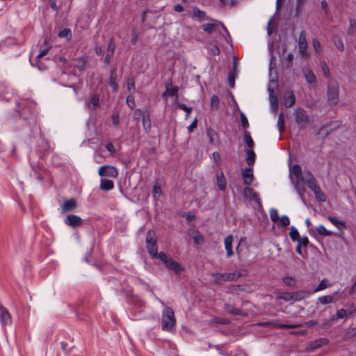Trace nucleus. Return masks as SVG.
<instances>
[{
    "label": "nucleus",
    "instance_id": "obj_1",
    "mask_svg": "<svg viewBox=\"0 0 356 356\" xmlns=\"http://www.w3.org/2000/svg\"><path fill=\"white\" fill-rule=\"evenodd\" d=\"M289 172L291 182L293 184V186L296 190L302 202L305 204V200L304 198L305 188L304 186L300 184V179H303L304 172H302L300 166L298 164H296L290 168Z\"/></svg>",
    "mask_w": 356,
    "mask_h": 356
},
{
    "label": "nucleus",
    "instance_id": "obj_2",
    "mask_svg": "<svg viewBox=\"0 0 356 356\" xmlns=\"http://www.w3.org/2000/svg\"><path fill=\"white\" fill-rule=\"evenodd\" d=\"M327 101L329 104L335 105L339 100V84L334 79H330L327 82Z\"/></svg>",
    "mask_w": 356,
    "mask_h": 356
},
{
    "label": "nucleus",
    "instance_id": "obj_3",
    "mask_svg": "<svg viewBox=\"0 0 356 356\" xmlns=\"http://www.w3.org/2000/svg\"><path fill=\"white\" fill-rule=\"evenodd\" d=\"M176 323V318L172 308L165 307L162 313V328L171 331Z\"/></svg>",
    "mask_w": 356,
    "mask_h": 356
},
{
    "label": "nucleus",
    "instance_id": "obj_4",
    "mask_svg": "<svg viewBox=\"0 0 356 356\" xmlns=\"http://www.w3.org/2000/svg\"><path fill=\"white\" fill-rule=\"evenodd\" d=\"M159 259L168 268L175 271L176 274H180L184 270V268L179 263L169 259L167 255L162 252H159Z\"/></svg>",
    "mask_w": 356,
    "mask_h": 356
},
{
    "label": "nucleus",
    "instance_id": "obj_5",
    "mask_svg": "<svg viewBox=\"0 0 356 356\" xmlns=\"http://www.w3.org/2000/svg\"><path fill=\"white\" fill-rule=\"evenodd\" d=\"M98 174L102 177H108L110 178H117L118 170L113 165H102L99 168Z\"/></svg>",
    "mask_w": 356,
    "mask_h": 356
},
{
    "label": "nucleus",
    "instance_id": "obj_6",
    "mask_svg": "<svg viewBox=\"0 0 356 356\" xmlns=\"http://www.w3.org/2000/svg\"><path fill=\"white\" fill-rule=\"evenodd\" d=\"M298 49L300 54L303 58L309 56L307 52V42L306 40V35L305 31H301L298 38Z\"/></svg>",
    "mask_w": 356,
    "mask_h": 356
},
{
    "label": "nucleus",
    "instance_id": "obj_7",
    "mask_svg": "<svg viewBox=\"0 0 356 356\" xmlns=\"http://www.w3.org/2000/svg\"><path fill=\"white\" fill-rule=\"evenodd\" d=\"M211 277L213 279V282L220 284L226 281L234 280L235 278V273H212Z\"/></svg>",
    "mask_w": 356,
    "mask_h": 356
},
{
    "label": "nucleus",
    "instance_id": "obj_8",
    "mask_svg": "<svg viewBox=\"0 0 356 356\" xmlns=\"http://www.w3.org/2000/svg\"><path fill=\"white\" fill-rule=\"evenodd\" d=\"M302 74L305 77L306 81L310 85H315L317 82L316 77L312 70V69L309 67L305 66L302 68Z\"/></svg>",
    "mask_w": 356,
    "mask_h": 356
},
{
    "label": "nucleus",
    "instance_id": "obj_9",
    "mask_svg": "<svg viewBox=\"0 0 356 356\" xmlns=\"http://www.w3.org/2000/svg\"><path fill=\"white\" fill-rule=\"evenodd\" d=\"M99 99L100 97L97 93H92L88 99H86L85 102V106L86 108L91 109V105L92 106V108L94 110H97L99 106Z\"/></svg>",
    "mask_w": 356,
    "mask_h": 356
},
{
    "label": "nucleus",
    "instance_id": "obj_10",
    "mask_svg": "<svg viewBox=\"0 0 356 356\" xmlns=\"http://www.w3.org/2000/svg\"><path fill=\"white\" fill-rule=\"evenodd\" d=\"M244 197L249 200H254L259 207L261 206V199L258 194L255 193L252 188L245 187L243 190Z\"/></svg>",
    "mask_w": 356,
    "mask_h": 356
},
{
    "label": "nucleus",
    "instance_id": "obj_11",
    "mask_svg": "<svg viewBox=\"0 0 356 356\" xmlns=\"http://www.w3.org/2000/svg\"><path fill=\"white\" fill-rule=\"evenodd\" d=\"M0 321L2 326L6 327L11 324V316L8 311L0 303Z\"/></svg>",
    "mask_w": 356,
    "mask_h": 356
},
{
    "label": "nucleus",
    "instance_id": "obj_12",
    "mask_svg": "<svg viewBox=\"0 0 356 356\" xmlns=\"http://www.w3.org/2000/svg\"><path fill=\"white\" fill-rule=\"evenodd\" d=\"M271 84H275V83L273 82V81H270V85L268 87L269 100H270V106H271V108H272L273 112H276V111L278 108L277 98L275 95L274 89L272 88Z\"/></svg>",
    "mask_w": 356,
    "mask_h": 356
},
{
    "label": "nucleus",
    "instance_id": "obj_13",
    "mask_svg": "<svg viewBox=\"0 0 356 356\" xmlns=\"http://www.w3.org/2000/svg\"><path fill=\"white\" fill-rule=\"evenodd\" d=\"M305 183L310 189L316 186V180L313 175L309 172H304L303 179H300V184Z\"/></svg>",
    "mask_w": 356,
    "mask_h": 356
},
{
    "label": "nucleus",
    "instance_id": "obj_14",
    "mask_svg": "<svg viewBox=\"0 0 356 356\" xmlns=\"http://www.w3.org/2000/svg\"><path fill=\"white\" fill-rule=\"evenodd\" d=\"M242 177L243 184L245 185H250L253 179L254 175L252 168H246L242 170Z\"/></svg>",
    "mask_w": 356,
    "mask_h": 356
},
{
    "label": "nucleus",
    "instance_id": "obj_15",
    "mask_svg": "<svg viewBox=\"0 0 356 356\" xmlns=\"http://www.w3.org/2000/svg\"><path fill=\"white\" fill-rule=\"evenodd\" d=\"M81 222H82L81 218L80 217H79L78 216H75V215L67 216V217L66 218L65 221L66 225L73 227L80 226L81 225Z\"/></svg>",
    "mask_w": 356,
    "mask_h": 356
},
{
    "label": "nucleus",
    "instance_id": "obj_16",
    "mask_svg": "<svg viewBox=\"0 0 356 356\" xmlns=\"http://www.w3.org/2000/svg\"><path fill=\"white\" fill-rule=\"evenodd\" d=\"M234 241V237L232 235H229L225 238V248L227 252V257H231L233 254V250H232V243Z\"/></svg>",
    "mask_w": 356,
    "mask_h": 356
},
{
    "label": "nucleus",
    "instance_id": "obj_17",
    "mask_svg": "<svg viewBox=\"0 0 356 356\" xmlns=\"http://www.w3.org/2000/svg\"><path fill=\"white\" fill-rule=\"evenodd\" d=\"M312 293L309 291L302 290L292 293L293 302L300 301L309 296Z\"/></svg>",
    "mask_w": 356,
    "mask_h": 356
},
{
    "label": "nucleus",
    "instance_id": "obj_18",
    "mask_svg": "<svg viewBox=\"0 0 356 356\" xmlns=\"http://www.w3.org/2000/svg\"><path fill=\"white\" fill-rule=\"evenodd\" d=\"M142 124L145 132H149L151 130L152 124L150 120V115L148 111H144L142 118Z\"/></svg>",
    "mask_w": 356,
    "mask_h": 356
},
{
    "label": "nucleus",
    "instance_id": "obj_19",
    "mask_svg": "<svg viewBox=\"0 0 356 356\" xmlns=\"http://www.w3.org/2000/svg\"><path fill=\"white\" fill-rule=\"evenodd\" d=\"M295 102V96L291 90L285 92L284 95V104L286 107L289 108L293 105Z\"/></svg>",
    "mask_w": 356,
    "mask_h": 356
},
{
    "label": "nucleus",
    "instance_id": "obj_20",
    "mask_svg": "<svg viewBox=\"0 0 356 356\" xmlns=\"http://www.w3.org/2000/svg\"><path fill=\"white\" fill-rule=\"evenodd\" d=\"M296 121L300 124H304L307 121V115L303 109H298L296 111Z\"/></svg>",
    "mask_w": 356,
    "mask_h": 356
},
{
    "label": "nucleus",
    "instance_id": "obj_21",
    "mask_svg": "<svg viewBox=\"0 0 356 356\" xmlns=\"http://www.w3.org/2000/svg\"><path fill=\"white\" fill-rule=\"evenodd\" d=\"M76 207V202L75 200L74 199H70L67 200H65L63 202V204L62 206V209L63 212H68L70 211H72L74 209H75Z\"/></svg>",
    "mask_w": 356,
    "mask_h": 356
},
{
    "label": "nucleus",
    "instance_id": "obj_22",
    "mask_svg": "<svg viewBox=\"0 0 356 356\" xmlns=\"http://www.w3.org/2000/svg\"><path fill=\"white\" fill-rule=\"evenodd\" d=\"M332 283L326 278L323 279L312 293H317L332 286Z\"/></svg>",
    "mask_w": 356,
    "mask_h": 356
},
{
    "label": "nucleus",
    "instance_id": "obj_23",
    "mask_svg": "<svg viewBox=\"0 0 356 356\" xmlns=\"http://www.w3.org/2000/svg\"><path fill=\"white\" fill-rule=\"evenodd\" d=\"M327 219L329 221L334 225L339 230H344L346 229V223L336 217L328 216Z\"/></svg>",
    "mask_w": 356,
    "mask_h": 356
},
{
    "label": "nucleus",
    "instance_id": "obj_24",
    "mask_svg": "<svg viewBox=\"0 0 356 356\" xmlns=\"http://www.w3.org/2000/svg\"><path fill=\"white\" fill-rule=\"evenodd\" d=\"M114 186L113 182L108 179L102 178L100 181L99 188L102 191H108L113 189Z\"/></svg>",
    "mask_w": 356,
    "mask_h": 356
},
{
    "label": "nucleus",
    "instance_id": "obj_25",
    "mask_svg": "<svg viewBox=\"0 0 356 356\" xmlns=\"http://www.w3.org/2000/svg\"><path fill=\"white\" fill-rule=\"evenodd\" d=\"M311 190L314 192L315 197L318 200L321 202H325L326 200L325 195L322 192L317 184L316 186H313V188H312Z\"/></svg>",
    "mask_w": 356,
    "mask_h": 356
},
{
    "label": "nucleus",
    "instance_id": "obj_26",
    "mask_svg": "<svg viewBox=\"0 0 356 356\" xmlns=\"http://www.w3.org/2000/svg\"><path fill=\"white\" fill-rule=\"evenodd\" d=\"M334 298L333 295L322 296L318 298L317 302L323 305H328L334 302Z\"/></svg>",
    "mask_w": 356,
    "mask_h": 356
},
{
    "label": "nucleus",
    "instance_id": "obj_27",
    "mask_svg": "<svg viewBox=\"0 0 356 356\" xmlns=\"http://www.w3.org/2000/svg\"><path fill=\"white\" fill-rule=\"evenodd\" d=\"M116 71L113 70L110 75V80H109V84L111 87L112 88V90L113 92H116L118 89V86L116 83Z\"/></svg>",
    "mask_w": 356,
    "mask_h": 356
},
{
    "label": "nucleus",
    "instance_id": "obj_28",
    "mask_svg": "<svg viewBox=\"0 0 356 356\" xmlns=\"http://www.w3.org/2000/svg\"><path fill=\"white\" fill-rule=\"evenodd\" d=\"M178 92V88L173 87L171 84L166 86V90L163 94V97H165L167 95L171 97L177 96Z\"/></svg>",
    "mask_w": 356,
    "mask_h": 356
},
{
    "label": "nucleus",
    "instance_id": "obj_29",
    "mask_svg": "<svg viewBox=\"0 0 356 356\" xmlns=\"http://www.w3.org/2000/svg\"><path fill=\"white\" fill-rule=\"evenodd\" d=\"M72 31L70 29L65 28L60 31L58 36L60 38H64L66 41H69L72 38Z\"/></svg>",
    "mask_w": 356,
    "mask_h": 356
},
{
    "label": "nucleus",
    "instance_id": "obj_30",
    "mask_svg": "<svg viewBox=\"0 0 356 356\" xmlns=\"http://www.w3.org/2000/svg\"><path fill=\"white\" fill-rule=\"evenodd\" d=\"M190 236L193 238L196 244H202L204 242V236L197 231H192Z\"/></svg>",
    "mask_w": 356,
    "mask_h": 356
},
{
    "label": "nucleus",
    "instance_id": "obj_31",
    "mask_svg": "<svg viewBox=\"0 0 356 356\" xmlns=\"http://www.w3.org/2000/svg\"><path fill=\"white\" fill-rule=\"evenodd\" d=\"M147 248L149 254L153 258L159 259V253L157 252V248L156 247V243L147 244Z\"/></svg>",
    "mask_w": 356,
    "mask_h": 356
},
{
    "label": "nucleus",
    "instance_id": "obj_32",
    "mask_svg": "<svg viewBox=\"0 0 356 356\" xmlns=\"http://www.w3.org/2000/svg\"><path fill=\"white\" fill-rule=\"evenodd\" d=\"M316 232L321 236H332L333 232L327 230L323 225H319L316 228Z\"/></svg>",
    "mask_w": 356,
    "mask_h": 356
},
{
    "label": "nucleus",
    "instance_id": "obj_33",
    "mask_svg": "<svg viewBox=\"0 0 356 356\" xmlns=\"http://www.w3.org/2000/svg\"><path fill=\"white\" fill-rule=\"evenodd\" d=\"M245 159H246L247 163L249 165L254 164V161H255V153L252 149L247 150Z\"/></svg>",
    "mask_w": 356,
    "mask_h": 356
},
{
    "label": "nucleus",
    "instance_id": "obj_34",
    "mask_svg": "<svg viewBox=\"0 0 356 356\" xmlns=\"http://www.w3.org/2000/svg\"><path fill=\"white\" fill-rule=\"evenodd\" d=\"M328 343V341L325 338H321L314 341L312 343L313 348H319Z\"/></svg>",
    "mask_w": 356,
    "mask_h": 356
},
{
    "label": "nucleus",
    "instance_id": "obj_35",
    "mask_svg": "<svg viewBox=\"0 0 356 356\" xmlns=\"http://www.w3.org/2000/svg\"><path fill=\"white\" fill-rule=\"evenodd\" d=\"M225 310L232 314L238 315V314H243L242 312L236 307H234L233 305L230 304H226L225 305Z\"/></svg>",
    "mask_w": 356,
    "mask_h": 356
},
{
    "label": "nucleus",
    "instance_id": "obj_36",
    "mask_svg": "<svg viewBox=\"0 0 356 356\" xmlns=\"http://www.w3.org/2000/svg\"><path fill=\"white\" fill-rule=\"evenodd\" d=\"M193 14L194 17L198 19H203L206 17V13L200 10L197 7H194L193 8Z\"/></svg>",
    "mask_w": 356,
    "mask_h": 356
},
{
    "label": "nucleus",
    "instance_id": "obj_37",
    "mask_svg": "<svg viewBox=\"0 0 356 356\" xmlns=\"http://www.w3.org/2000/svg\"><path fill=\"white\" fill-rule=\"evenodd\" d=\"M277 126L279 131H282L284 128V117L282 113H280L278 115Z\"/></svg>",
    "mask_w": 356,
    "mask_h": 356
},
{
    "label": "nucleus",
    "instance_id": "obj_38",
    "mask_svg": "<svg viewBox=\"0 0 356 356\" xmlns=\"http://www.w3.org/2000/svg\"><path fill=\"white\" fill-rule=\"evenodd\" d=\"M289 236L293 241H296V240H298V238H299L298 231L293 226L291 227V230L289 232Z\"/></svg>",
    "mask_w": 356,
    "mask_h": 356
},
{
    "label": "nucleus",
    "instance_id": "obj_39",
    "mask_svg": "<svg viewBox=\"0 0 356 356\" xmlns=\"http://www.w3.org/2000/svg\"><path fill=\"white\" fill-rule=\"evenodd\" d=\"M86 62H87L86 58H82V57L79 58L76 60V68L80 71L83 70L85 65L86 64Z\"/></svg>",
    "mask_w": 356,
    "mask_h": 356
},
{
    "label": "nucleus",
    "instance_id": "obj_40",
    "mask_svg": "<svg viewBox=\"0 0 356 356\" xmlns=\"http://www.w3.org/2000/svg\"><path fill=\"white\" fill-rule=\"evenodd\" d=\"M216 24L212 23H207L202 25L203 30L208 33H212L216 29Z\"/></svg>",
    "mask_w": 356,
    "mask_h": 356
},
{
    "label": "nucleus",
    "instance_id": "obj_41",
    "mask_svg": "<svg viewBox=\"0 0 356 356\" xmlns=\"http://www.w3.org/2000/svg\"><path fill=\"white\" fill-rule=\"evenodd\" d=\"M217 184L221 191H224L226 188V180L224 176L222 175L220 177H217Z\"/></svg>",
    "mask_w": 356,
    "mask_h": 356
},
{
    "label": "nucleus",
    "instance_id": "obj_42",
    "mask_svg": "<svg viewBox=\"0 0 356 356\" xmlns=\"http://www.w3.org/2000/svg\"><path fill=\"white\" fill-rule=\"evenodd\" d=\"M244 141H245V143L247 144V145L249 147H250V148L253 147V146H254V141L252 139V137H251L250 133L245 132L244 134Z\"/></svg>",
    "mask_w": 356,
    "mask_h": 356
},
{
    "label": "nucleus",
    "instance_id": "obj_43",
    "mask_svg": "<svg viewBox=\"0 0 356 356\" xmlns=\"http://www.w3.org/2000/svg\"><path fill=\"white\" fill-rule=\"evenodd\" d=\"M146 243L147 244H153L156 243V240L154 238V232L149 230L147 232L146 237Z\"/></svg>",
    "mask_w": 356,
    "mask_h": 356
},
{
    "label": "nucleus",
    "instance_id": "obj_44",
    "mask_svg": "<svg viewBox=\"0 0 356 356\" xmlns=\"http://www.w3.org/2000/svg\"><path fill=\"white\" fill-rule=\"evenodd\" d=\"M162 190L161 186L155 185L153 188V197L154 200H158V198L161 195Z\"/></svg>",
    "mask_w": 356,
    "mask_h": 356
},
{
    "label": "nucleus",
    "instance_id": "obj_45",
    "mask_svg": "<svg viewBox=\"0 0 356 356\" xmlns=\"http://www.w3.org/2000/svg\"><path fill=\"white\" fill-rule=\"evenodd\" d=\"M312 45L316 52L318 54L322 52L321 43L316 38L312 40Z\"/></svg>",
    "mask_w": 356,
    "mask_h": 356
},
{
    "label": "nucleus",
    "instance_id": "obj_46",
    "mask_svg": "<svg viewBox=\"0 0 356 356\" xmlns=\"http://www.w3.org/2000/svg\"><path fill=\"white\" fill-rule=\"evenodd\" d=\"M279 298H281L286 302H293L292 293H282L279 295Z\"/></svg>",
    "mask_w": 356,
    "mask_h": 356
},
{
    "label": "nucleus",
    "instance_id": "obj_47",
    "mask_svg": "<svg viewBox=\"0 0 356 356\" xmlns=\"http://www.w3.org/2000/svg\"><path fill=\"white\" fill-rule=\"evenodd\" d=\"M270 217L273 222H277L279 220L278 211L275 209L270 210Z\"/></svg>",
    "mask_w": 356,
    "mask_h": 356
},
{
    "label": "nucleus",
    "instance_id": "obj_48",
    "mask_svg": "<svg viewBox=\"0 0 356 356\" xmlns=\"http://www.w3.org/2000/svg\"><path fill=\"white\" fill-rule=\"evenodd\" d=\"M278 220H280V225L283 227L287 226L290 224L289 218L286 215L282 216Z\"/></svg>",
    "mask_w": 356,
    "mask_h": 356
},
{
    "label": "nucleus",
    "instance_id": "obj_49",
    "mask_svg": "<svg viewBox=\"0 0 356 356\" xmlns=\"http://www.w3.org/2000/svg\"><path fill=\"white\" fill-rule=\"evenodd\" d=\"M296 241H298V245L302 247H306L309 243V239L307 236L298 238Z\"/></svg>",
    "mask_w": 356,
    "mask_h": 356
},
{
    "label": "nucleus",
    "instance_id": "obj_50",
    "mask_svg": "<svg viewBox=\"0 0 356 356\" xmlns=\"http://www.w3.org/2000/svg\"><path fill=\"white\" fill-rule=\"evenodd\" d=\"M115 49V44L113 41V39L110 40L108 47H107V53H110L111 54H114V51Z\"/></svg>",
    "mask_w": 356,
    "mask_h": 356
},
{
    "label": "nucleus",
    "instance_id": "obj_51",
    "mask_svg": "<svg viewBox=\"0 0 356 356\" xmlns=\"http://www.w3.org/2000/svg\"><path fill=\"white\" fill-rule=\"evenodd\" d=\"M127 89L129 91V92H132L135 91V84L134 82V80L131 79H129L127 81Z\"/></svg>",
    "mask_w": 356,
    "mask_h": 356
},
{
    "label": "nucleus",
    "instance_id": "obj_52",
    "mask_svg": "<svg viewBox=\"0 0 356 356\" xmlns=\"http://www.w3.org/2000/svg\"><path fill=\"white\" fill-rule=\"evenodd\" d=\"M218 97L217 95H213L211 98V106L213 108H216L218 104Z\"/></svg>",
    "mask_w": 356,
    "mask_h": 356
},
{
    "label": "nucleus",
    "instance_id": "obj_53",
    "mask_svg": "<svg viewBox=\"0 0 356 356\" xmlns=\"http://www.w3.org/2000/svg\"><path fill=\"white\" fill-rule=\"evenodd\" d=\"M321 67H322V70H323L324 76L326 77H329L330 76V70H329L327 65L325 63H324L322 64Z\"/></svg>",
    "mask_w": 356,
    "mask_h": 356
},
{
    "label": "nucleus",
    "instance_id": "obj_54",
    "mask_svg": "<svg viewBox=\"0 0 356 356\" xmlns=\"http://www.w3.org/2000/svg\"><path fill=\"white\" fill-rule=\"evenodd\" d=\"M105 147L111 155H113L115 153V148L111 143H106Z\"/></svg>",
    "mask_w": 356,
    "mask_h": 356
},
{
    "label": "nucleus",
    "instance_id": "obj_55",
    "mask_svg": "<svg viewBox=\"0 0 356 356\" xmlns=\"http://www.w3.org/2000/svg\"><path fill=\"white\" fill-rule=\"evenodd\" d=\"M127 104L129 108H133L135 106L134 98L133 96L129 95L127 98Z\"/></svg>",
    "mask_w": 356,
    "mask_h": 356
},
{
    "label": "nucleus",
    "instance_id": "obj_56",
    "mask_svg": "<svg viewBox=\"0 0 356 356\" xmlns=\"http://www.w3.org/2000/svg\"><path fill=\"white\" fill-rule=\"evenodd\" d=\"M241 120L242 123V126L244 128H247L248 127V121L245 116V115L243 113H241Z\"/></svg>",
    "mask_w": 356,
    "mask_h": 356
},
{
    "label": "nucleus",
    "instance_id": "obj_57",
    "mask_svg": "<svg viewBox=\"0 0 356 356\" xmlns=\"http://www.w3.org/2000/svg\"><path fill=\"white\" fill-rule=\"evenodd\" d=\"M346 315H347V311L344 309H339L336 314V316L337 318H343L345 316H346Z\"/></svg>",
    "mask_w": 356,
    "mask_h": 356
},
{
    "label": "nucleus",
    "instance_id": "obj_58",
    "mask_svg": "<svg viewBox=\"0 0 356 356\" xmlns=\"http://www.w3.org/2000/svg\"><path fill=\"white\" fill-rule=\"evenodd\" d=\"M283 282L288 286H293L295 283V281L291 277H285L283 279Z\"/></svg>",
    "mask_w": 356,
    "mask_h": 356
},
{
    "label": "nucleus",
    "instance_id": "obj_59",
    "mask_svg": "<svg viewBox=\"0 0 356 356\" xmlns=\"http://www.w3.org/2000/svg\"><path fill=\"white\" fill-rule=\"evenodd\" d=\"M111 118H112L113 124L115 126H118L119 124V123H120L119 114L118 113H113V114H112Z\"/></svg>",
    "mask_w": 356,
    "mask_h": 356
},
{
    "label": "nucleus",
    "instance_id": "obj_60",
    "mask_svg": "<svg viewBox=\"0 0 356 356\" xmlns=\"http://www.w3.org/2000/svg\"><path fill=\"white\" fill-rule=\"evenodd\" d=\"M144 112H143L140 109H136L134 113V120H139L140 117L143 118V114Z\"/></svg>",
    "mask_w": 356,
    "mask_h": 356
},
{
    "label": "nucleus",
    "instance_id": "obj_61",
    "mask_svg": "<svg viewBox=\"0 0 356 356\" xmlns=\"http://www.w3.org/2000/svg\"><path fill=\"white\" fill-rule=\"evenodd\" d=\"M178 107L181 109V110H184V111H186V113H188V114H190L192 111V108L191 107H188L187 106H186L185 104H179L178 105Z\"/></svg>",
    "mask_w": 356,
    "mask_h": 356
},
{
    "label": "nucleus",
    "instance_id": "obj_62",
    "mask_svg": "<svg viewBox=\"0 0 356 356\" xmlns=\"http://www.w3.org/2000/svg\"><path fill=\"white\" fill-rule=\"evenodd\" d=\"M197 127V120L195 119L188 127V131L189 133H191L193 131V130Z\"/></svg>",
    "mask_w": 356,
    "mask_h": 356
},
{
    "label": "nucleus",
    "instance_id": "obj_63",
    "mask_svg": "<svg viewBox=\"0 0 356 356\" xmlns=\"http://www.w3.org/2000/svg\"><path fill=\"white\" fill-rule=\"evenodd\" d=\"M49 47H48L47 48L43 49L42 51H40V53H39L37 56H36V59H40V58L43 57L44 56L47 55L48 51H49Z\"/></svg>",
    "mask_w": 356,
    "mask_h": 356
},
{
    "label": "nucleus",
    "instance_id": "obj_64",
    "mask_svg": "<svg viewBox=\"0 0 356 356\" xmlns=\"http://www.w3.org/2000/svg\"><path fill=\"white\" fill-rule=\"evenodd\" d=\"M228 81H229V85L231 88H233L234 86V74H229V77H228Z\"/></svg>",
    "mask_w": 356,
    "mask_h": 356
}]
</instances>
